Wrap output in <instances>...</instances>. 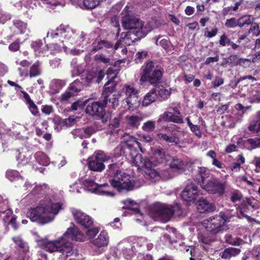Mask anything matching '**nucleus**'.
<instances>
[{
	"instance_id": "f257e3e1",
	"label": "nucleus",
	"mask_w": 260,
	"mask_h": 260,
	"mask_svg": "<svg viewBox=\"0 0 260 260\" xmlns=\"http://www.w3.org/2000/svg\"><path fill=\"white\" fill-rule=\"evenodd\" d=\"M60 203L49 201L41 203L36 207L30 208L26 213V217L32 222L44 225L52 221L62 209Z\"/></svg>"
},
{
	"instance_id": "f03ea898",
	"label": "nucleus",
	"mask_w": 260,
	"mask_h": 260,
	"mask_svg": "<svg viewBox=\"0 0 260 260\" xmlns=\"http://www.w3.org/2000/svg\"><path fill=\"white\" fill-rule=\"evenodd\" d=\"M108 176L113 177L110 180V185L119 192L134 189L135 181L130 175L119 170L117 164H110L107 171Z\"/></svg>"
},
{
	"instance_id": "7ed1b4c3",
	"label": "nucleus",
	"mask_w": 260,
	"mask_h": 260,
	"mask_svg": "<svg viewBox=\"0 0 260 260\" xmlns=\"http://www.w3.org/2000/svg\"><path fill=\"white\" fill-rule=\"evenodd\" d=\"M40 247L46 251L52 253L57 251L61 253L67 258L74 253L73 245L69 241H66L63 239H60L54 241L42 240L39 242Z\"/></svg>"
},
{
	"instance_id": "20e7f679",
	"label": "nucleus",
	"mask_w": 260,
	"mask_h": 260,
	"mask_svg": "<svg viewBox=\"0 0 260 260\" xmlns=\"http://www.w3.org/2000/svg\"><path fill=\"white\" fill-rule=\"evenodd\" d=\"M156 64L153 61H149L146 63L141 75L140 81L141 83L147 82L151 85L156 86L161 82L164 70L156 69Z\"/></svg>"
},
{
	"instance_id": "39448f33",
	"label": "nucleus",
	"mask_w": 260,
	"mask_h": 260,
	"mask_svg": "<svg viewBox=\"0 0 260 260\" xmlns=\"http://www.w3.org/2000/svg\"><path fill=\"white\" fill-rule=\"evenodd\" d=\"M121 23L122 27L128 31H137L143 30V28H146L150 31L151 30L148 24L144 25V22L139 18L133 15L131 13L125 12L123 13Z\"/></svg>"
},
{
	"instance_id": "423d86ee",
	"label": "nucleus",
	"mask_w": 260,
	"mask_h": 260,
	"mask_svg": "<svg viewBox=\"0 0 260 260\" xmlns=\"http://www.w3.org/2000/svg\"><path fill=\"white\" fill-rule=\"evenodd\" d=\"M174 213V209L171 206L160 204L155 206L149 214L155 220L167 222L170 220Z\"/></svg>"
},
{
	"instance_id": "0eeeda50",
	"label": "nucleus",
	"mask_w": 260,
	"mask_h": 260,
	"mask_svg": "<svg viewBox=\"0 0 260 260\" xmlns=\"http://www.w3.org/2000/svg\"><path fill=\"white\" fill-rule=\"evenodd\" d=\"M110 159V156L107 155L102 151H98L89 158L88 167L93 171L101 172L105 169L104 162Z\"/></svg>"
},
{
	"instance_id": "6e6552de",
	"label": "nucleus",
	"mask_w": 260,
	"mask_h": 260,
	"mask_svg": "<svg viewBox=\"0 0 260 260\" xmlns=\"http://www.w3.org/2000/svg\"><path fill=\"white\" fill-rule=\"evenodd\" d=\"M226 183L221 182L216 178H211L206 183L203 182L201 186L208 192L212 194L222 195L225 189Z\"/></svg>"
},
{
	"instance_id": "1a4fd4ad",
	"label": "nucleus",
	"mask_w": 260,
	"mask_h": 260,
	"mask_svg": "<svg viewBox=\"0 0 260 260\" xmlns=\"http://www.w3.org/2000/svg\"><path fill=\"white\" fill-rule=\"evenodd\" d=\"M87 101L89 103L86 108V113L93 117L102 116L105 110V108L108 105V102L102 97L100 101L89 102V100Z\"/></svg>"
},
{
	"instance_id": "9d476101",
	"label": "nucleus",
	"mask_w": 260,
	"mask_h": 260,
	"mask_svg": "<svg viewBox=\"0 0 260 260\" xmlns=\"http://www.w3.org/2000/svg\"><path fill=\"white\" fill-rule=\"evenodd\" d=\"M174 112L173 114L171 112L166 111L161 114L157 120V123L164 122H172L176 123H183V120L181 116V113L177 107L172 108Z\"/></svg>"
},
{
	"instance_id": "9b49d317",
	"label": "nucleus",
	"mask_w": 260,
	"mask_h": 260,
	"mask_svg": "<svg viewBox=\"0 0 260 260\" xmlns=\"http://www.w3.org/2000/svg\"><path fill=\"white\" fill-rule=\"evenodd\" d=\"M202 194L198 190V187L194 184L191 183L185 186L181 192V196L184 201L193 203L197 198Z\"/></svg>"
},
{
	"instance_id": "f8f14e48",
	"label": "nucleus",
	"mask_w": 260,
	"mask_h": 260,
	"mask_svg": "<svg viewBox=\"0 0 260 260\" xmlns=\"http://www.w3.org/2000/svg\"><path fill=\"white\" fill-rule=\"evenodd\" d=\"M123 91L125 94L126 102L129 109L139 103L138 90L133 85L125 84L123 87Z\"/></svg>"
},
{
	"instance_id": "ddd939ff",
	"label": "nucleus",
	"mask_w": 260,
	"mask_h": 260,
	"mask_svg": "<svg viewBox=\"0 0 260 260\" xmlns=\"http://www.w3.org/2000/svg\"><path fill=\"white\" fill-rule=\"evenodd\" d=\"M222 219L218 215L210 217L208 220L205 226L206 230L213 234H216L221 231L224 225Z\"/></svg>"
},
{
	"instance_id": "4468645a",
	"label": "nucleus",
	"mask_w": 260,
	"mask_h": 260,
	"mask_svg": "<svg viewBox=\"0 0 260 260\" xmlns=\"http://www.w3.org/2000/svg\"><path fill=\"white\" fill-rule=\"evenodd\" d=\"M149 30L146 28H143V30L139 31H128L124 37L122 38L123 43L126 45H131L133 43L139 41L142 38L144 37L148 32Z\"/></svg>"
},
{
	"instance_id": "2eb2a0df",
	"label": "nucleus",
	"mask_w": 260,
	"mask_h": 260,
	"mask_svg": "<svg viewBox=\"0 0 260 260\" xmlns=\"http://www.w3.org/2000/svg\"><path fill=\"white\" fill-rule=\"evenodd\" d=\"M83 235L79 229L73 223H71V226L68 228L61 239H63L66 241H68V239L81 241L83 240Z\"/></svg>"
},
{
	"instance_id": "dca6fc26",
	"label": "nucleus",
	"mask_w": 260,
	"mask_h": 260,
	"mask_svg": "<svg viewBox=\"0 0 260 260\" xmlns=\"http://www.w3.org/2000/svg\"><path fill=\"white\" fill-rule=\"evenodd\" d=\"M72 213L78 223L86 228L90 227L93 224V220L88 215L79 210L73 209Z\"/></svg>"
},
{
	"instance_id": "f3484780",
	"label": "nucleus",
	"mask_w": 260,
	"mask_h": 260,
	"mask_svg": "<svg viewBox=\"0 0 260 260\" xmlns=\"http://www.w3.org/2000/svg\"><path fill=\"white\" fill-rule=\"evenodd\" d=\"M12 240L18 247L22 249V253H20L17 260H29V247L27 243L18 236L13 237Z\"/></svg>"
},
{
	"instance_id": "a211bd4d",
	"label": "nucleus",
	"mask_w": 260,
	"mask_h": 260,
	"mask_svg": "<svg viewBox=\"0 0 260 260\" xmlns=\"http://www.w3.org/2000/svg\"><path fill=\"white\" fill-rule=\"evenodd\" d=\"M198 211L200 213H209L215 210V205L206 199L200 198L197 204Z\"/></svg>"
},
{
	"instance_id": "6ab92c4d",
	"label": "nucleus",
	"mask_w": 260,
	"mask_h": 260,
	"mask_svg": "<svg viewBox=\"0 0 260 260\" xmlns=\"http://www.w3.org/2000/svg\"><path fill=\"white\" fill-rule=\"evenodd\" d=\"M86 185L88 187H91L93 189V192L96 193L101 194V195H105L107 196H113L114 194L111 191H109L107 190L103 189V187L108 186L107 184H98L94 183L92 180H87L86 181Z\"/></svg>"
},
{
	"instance_id": "aec40b11",
	"label": "nucleus",
	"mask_w": 260,
	"mask_h": 260,
	"mask_svg": "<svg viewBox=\"0 0 260 260\" xmlns=\"http://www.w3.org/2000/svg\"><path fill=\"white\" fill-rule=\"evenodd\" d=\"M72 34L73 31L69 27H65L64 26L61 25L56 28L55 31L48 32L47 37H49L50 36L51 38H54L58 36H61L65 38L69 39L71 38Z\"/></svg>"
},
{
	"instance_id": "412c9836",
	"label": "nucleus",
	"mask_w": 260,
	"mask_h": 260,
	"mask_svg": "<svg viewBox=\"0 0 260 260\" xmlns=\"http://www.w3.org/2000/svg\"><path fill=\"white\" fill-rule=\"evenodd\" d=\"M117 83L113 79L109 80L104 85L103 90L101 95L102 98L108 102V98L114 91Z\"/></svg>"
},
{
	"instance_id": "4be33fe9",
	"label": "nucleus",
	"mask_w": 260,
	"mask_h": 260,
	"mask_svg": "<svg viewBox=\"0 0 260 260\" xmlns=\"http://www.w3.org/2000/svg\"><path fill=\"white\" fill-rule=\"evenodd\" d=\"M241 142L243 143V147L248 150L260 147V139L257 138H249L245 140H239L238 144L240 147H242V145H240Z\"/></svg>"
},
{
	"instance_id": "5701e85b",
	"label": "nucleus",
	"mask_w": 260,
	"mask_h": 260,
	"mask_svg": "<svg viewBox=\"0 0 260 260\" xmlns=\"http://www.w3.org/2000/svg\"><path fill=\"white\" fill-rule=\"evenodd\" d=\"M168 162H170V167L175 170L180 172H183L185 170L186 166V162L184 161L181 158H178L177 156H171V159H169Z\"/></svg>"
},
{
	"instance_id": "b1692460",
	"label": "nucleus",
	"mask_w": 260,
	"mask_h": 260,
	"mask_svg": "<svg viewBox=\"0 0 260 260\" xmlns=\"http://www.w3.org/2000/svg\"><path fill=\"white\" fill-rule=\"evenodd\" d=\"M218 215L225 224L226 222L234 220V218L238 216V211L235 210H226L220 212Z\"/></svg>"
},
{
	"instance_id": "393cba45",
	"label": "nucleus",
	"mask_w": 260,
	"mask_h": 260,
	"mask_svg": "<svg viewBox=\"0 0 260 260\" xmlns=\"http://www.w3.org/2000/svg\"><path fill=\"white\" fill-rule=\"evenodd\" d=\"M153 154L155 156L159 159L160 163H166L168 162L169 159H171V156L166 153L164 149L161 148H157L153 150Z\"/></svg>"
},
{
	"instance_id": "a878e982",
	"label": "nucleus",
	"mask_w": 260,
	"mask_h": 260,
	"mask_svg": "<svg viewBox=\"0 0 260 260\" xmlns=\"http://www.w3.org/2000/svg\"><path fill=\"white\" fill-rule=\"evenodd\" d=\"M135 145L140 146V143L137 140L136 138L132 136L129 140H126L125 142L122 143L120 146L118 147L117 148H119L120 150L127 149L130 151H134L136 149L135 147Z\"/></svg>"
},
{
	"instance_id": "bb28decb",
	"label": "nucleus",
	"mask_w": 260,
	"mask_h": 260,
	"mask_svg": "<svg viewBox=\"0 0 260 260\" xmlns=\"http://www.w3.org/2000/svg\"><path fill=\"white\" fill-rule=\"evenodd\" d=\"M157 98L158 95L156 93V88H153L144 96L142 105L144 106H147L155 102Z\"/></svg>"
},
{
	"instance_id": "cd10ccee",
	"label": "nucleus",
	"mask_w": 260,
	"mask_h": 260,
	"mask_svg": "<svg viewBox=\"0 0 260 260\" xmlns=\"http://www.w3.org/2000/svg\"><path fill=\"white\" fill-rule=\"evenodd\" d=\"M241 252V250L238 248L233 247L228 248L220 253V255L222 258L225 259H230L232 257L235 256L239 254Z\"/></svg>"
},
{
	"instance_id": "c85d7f7f",
	"label": "nucleus",
	"mask_w": 260,
	"mask_h": 260,
	"mask_svg": "<svg viewBox=\"0 0 260 260\" xmlns=\"http://www.w3.org/2000/svg\"><path fill=\"white\" fill-rule=\"evenodd\" d=\"M108 237L107 234L105 232H102L98 237L92 241L94 245L98 247L106 246L108 243Z\"/></svg>"
},
{
	"instance_id": "c756f323",
	"label": "nucleus",
	"mask_w": 260,
	"mask_h": 260,
	"mask_svg": "<svg viewBox=\"0 0 260 260\" xmlns=\"http://www.w3.org/2000/svg\"><path fill=\"white\" fill-rule=\"evenodd\" d=\"M31 153L27 150H22L19 152L18 156H16V159L19 164L23 165L28 164L31 158Z\"/></svg>"
},
{
	"instance_id": "7c9ffc66",
	"label": "nucleus",
	"mask_w": 260,
	"mask_h": 260,
	"mask_svg": "<svg viewBox=\"0 0 260 260\" xmlns=\"http://www.w3.org/2000/svg\"><path fill=\"white\" fill-rule=\"evenodd\" d=\"M102 77L99 75L97 77V74L95 72H88L84 82L86 83L87 86H89L91 83L96 82L99 83L102 80Z\"/></svg>"
},
{
	"instance_id": "2f4dec72",
	"label": "nucleus",
	"mask_w": 260,
	"mask_h": 260,
	"mask_svg": "<svg viewBox=\"0 0 260 260\" xmlns=\"http://www.w3.org/2000/svg\"><path fill=\"white\" fill-rule=\"evenodd\" d=\"M126 119L131 127L138 128L140 125V121L142 120V117L138 115H127L126 117Z\"/></svg>"
},
{
	"instance_id": "473e14b6",
	"label": "nucleus",
	"mask_w": 260,
	"mask_h": 260,
	"mask_svg": "<svg viewBox=\"0 0 260 260\" xmlns=\"http://www.w3.org/2000/svg\"><path fill=\"white\" fill-rule=\"evenodd\" d=\"M83 88V86L82 83L78 80H75L70 85L68 89L72 92L74 95H76Z\"/></svg>"
},
{
	"instance_id": "72a5a7b5",
	"label": "nucleus",
	"mask_w": 260,
	"mask_h": 260,
	"mask_svg": "<svg viewBox=\"0 0 260 260\" xmlns=\"http://www.w3.org/2000/svg\"><path fill=\"white\" fill-rule=\"evenodd\" d=\"M243 2V0H240L239 2H236L235 4L234 7L230 6L225 7L223 9L222 14L223 16L228 15H234V11H237L239 9V6L241 5Z\"/></svg>"
},
{
	"instance_id": "f704fd0d",
	"label": "nucleus",
	"mask_w": 260,
	"mask_h": 260,
	"mask_svg": "<svg viewBox=\"0 0 260 260\" xmlns=\"http://www.w3.org/2000/svg\"><path fill=\"white\" fill-rule=\"evenodd\" d=\"M229 63L234 65H242L245 62H250V60L245 58H239L236 55H232L228 57Z\"/></svg>"
},
{
	"instance_id": "c9c22d12",
	"label": "nucleus",
	"mask_w": 260,
	"mask_h": 260,
	"mask_svg": "<svg viewBox=\"0 0 260 260\" xmlns=\"http://www.w3.org/2000/svg\"><path fill=\"white\" fill-rule=\"evenodd\" d=\"M156 127V122L153 120H148L143 123L142 129L143 131L150 133L154 131Z\"/></svg>"
},
{
	"instance_id": "e433bc0d",
	"label": "nucleus",
	"mask_w": 260,
	"mask_h": 260,
	"mask_svg": "<svg viewBox=\"0 0 260 260\" xmlns=\"http://www.w3.org/2000/svg\"><path fill=\"white\" fill-rule=\"evenodd\" d=\"M158 93L159 96L162 100H166L170 95V91L165 89L163 86L158 87L156 89V93Z\"/></svg>"
},
{
	"instance_id": "4c0bfd02",
	"label": "nucleus",
	"mask_w": 260,
	"mask_h": 260,
	"mask_svg": "<svg viewBox=\"0 0 260 260\" xmlns=\"http://www.w3.org/2000/svg\"><path fill=\"white\" fill-rule=\"evenodd\" d=\"M248 129L249 131L254 133H260V121L257 119L256 120H253L249 124Z\"/></svg>"
},
{
	"instance_id": "58836bf2",
	"label": "nucleus",
	"mask_w": 260,
	"mask_h": 260,
	"mask_svg": "<svg viewBox=\"0 0 260 260\" xmlns=\"http://www.w3.org/2000/svg\"><path fill=\"white\" fill-rule=\"evenodd\" d=\"M145 158H143L141 154H137L134 158L133 163L138 167V169H143V162Z\"/></svg>"
},
{
	"instance_id": "ea45409f",
	"label": "nucleus",
	"mask_w": 260,
	"mask_h": 260,
	"mask_svg": "<svg viewBox=\"0 0 260 260\" xmlns=\"http://www.w3.org/2000/svg\"><path fill=\"white\" fill-rule=\"evenodd\" d=\"M41 71L40 68V64L38 62L34 63L30 68L29 76L30 77H34L39 76L41 74Z\"/></svg>"
},
{
	"instance_id": "a19ab883",
	"label": "nucleus",
	"mask_w": 260,
	"mask_h": 260,
	"mask_svg": "<svg viewBox=\"0 0 260 260\" xmlns=\"http://www.w3.org/2000/svg\"><path fill=\"white\" fill-rule=\"evenodd\" d=\"M35 157L40 165H45L48 163L47 158L45 154L42 152H37L35 154Z\"/></svg>"
},
{
	"instance_id": "79ce46f5",
	"label": "nucleus",
	"mask_w": 260,
	"mask_h": 260,
	"mask_svg": "<svg viewBox=\"0 0 260 260\" xmlns=\"http://www.w3.org/2000/svg\"><path fill=\"white\" fill-rule=\"evenodd\" d=\"M198 174L200 176L202 179L201 184L204 182V179L208 178L210 175L208 170L205 167H199Z\"/></svg>"
},
{
	"instance_id": "37998d69",
	"label": "nucleus",
	"mask_w": 260,
	"mask_h": 260,
	"mask_svg": "<svg viewBox=\"0 0 260 260\" xmlns=\"http://www.w3.org/2000/svg\"><path fill=\"white\" fill-rule=\"evenodd\" d=\"M255 18H254L252 15H244L242 16H241V19L240 20H244L243 23H240V25L241 26H244V25H249L250 24H252V22L254 21Z\"/></svg>"
},
{
	"instance_id": "c03bdc74",
	"label": "nucleus",
	"mask_w": 260,
	"mask_h": 260,
	"mask_svg": "<svg viewBox=\"0 0 260 260\" xmlns=\"http://www.w3.org/2000/svg\"><path fill=\"white\" fill-rule=\"evenodd\" d=\"M99 5L98 0H83V5L87 9H93Z\"/></svg>"
},
{
	"instance_id": "a18cd8bd",
	"label": "nucleus",
	"mask_w": 260,
	"mask_h": 260,
	"mask_svg": "<svg viewBox=\"0 0 260 260\" xmlns=\"http://www.w3.org/2000/svg\"><path fill=\"white\" fill-rule=\"evenodd\" d=\"M122 203L125 205L123 208L129 209L133 210H138L137 206L136 203L131 199H126L122 201Z\"/></svg>"
},
{
	"instance_id": "49530a36",
	"label": "nucleus",
	"mask_w": 260,
	"mask_h": 260,
	"mask_svg": "<svg viewBox=\"0 0 260 260\" xmlns=\"http://www.w3.org/2000/svg\"><path fill=\"white\" fill-rule=\"evenodd\" d=\"M19 173L16 170H10L6 172V176L10 181H14L19 176Z\"/></svg>"
},
{
	"instance_id": "de8ad7c7",
	"label": "nucleus",
	"mask_w": 260,
	"mask_h": 260,
	"mask_svg": "<svg viewBox=\"0 0 260 260\" xmlns=\"http://www.w3.org/2000/svg\"><path fill=\"white\" fill-rule=\"evenodd\" d=\"M157 136L159 139H161L169 143H174L177 144V142L175 141V138L172 137H170L166 134L157 133Z\"/></svg>"
},
{
	"instance_id": "09e8293b",
	"label": "nucleus",
	"mask_w": 260,
	"mask_h": 260,
	"mask_svg": "<svg viewBox=\"0 0 260 260\" xmlns=\"http://www.w3.org/2000/svg\"><path fill=\"white\" fill-rule=\"evenodd\" d=\"M102 128H95L94 126H91L90 127H88L85 128H83V129L84 131L85 138L90 137L92 134L95 133L97 130Z\"/></svg>"
},
{
	"instance_id": "8fccbe9b",
	"label": "nucleus",
	"mask_w": 260,
	"mask_h": 260,
	"mask_svg": "<svg viewBox=\"0 0 260 260\" xmlns=\"http://www.w3.org/2000/svg\"><path fill=\"white\" fill-rule=\"evenodd\" d=\"M144 172L148 176L155 181L158 180L159 178V173L154 169H148L147 171H144Z\"/></svg>"
},
{
	"instance_id": "3c124183",
	"label": "nucleus",
	"mask_w": 260,
	"mask_h": 260,
	"mask_svg": "<svg viewBox=\"0 0 260 260\" xmlns=\"http://www.w3.org/2000/svg\"><path fill=\"white\" fill-rule=\"evenodd\" d=\"M238 23H237V19L234 18L226 19L225 22V26L228 28H233L236 27Z\"/></svg>"
},
{
	"instance_id": "603ef678",
	"label": "nucleus",
	"mask_w": 260,
	"mask_h": 260,
	"mask_svg": "<svg viewBox=\"0 0 260 260\" xmlns=\"http://www.w3.org/2000/svg\"><path fill=\"white\" fill-rule=\"evenodd\" d=\"M121 113L119 114L110 122V125H112L114 128H118L119 126L120 121L122 119Z\"/></svg>"
},
{
	"instance_id": "864d4df0",
	"label": "nucleus",
	"mask_w": 260,
	"mask_h": 260,
	"mask_svg": "<svg viewBox=\"0 0 260 260\" xmlns=\"http://www.w3.org/2000/svg\"><path fill=\"white\" fill-rule=\"evenodd\" d=\"M242 197L243 196L240 191L235 190L233 192L231 197V200L234 203L236 202L240 201L242 199Z\"/></svg>"
},
{
	"instance_id": "5fc2aeb1",
	"label": "nucleus",
	"mask_w": 260,
	"mask_h": 260,
	"mask_svg": "<svg viewBox=\"0 0 260 260\" xmlns=\"http://www.w3.org/2000/svg\"><path fill=\"white\" fill-rule=\"evenodd\" d=\"M111 104V106L115 108L118 104L117 95L112 94L108 98V103Z\"/></svg>"
},
{
	"instance_id": "6e6d98bb",
	"label": "nucleus",
	"mask_w": 260,
	"mask_h": 260,
	"mask_svg": "<svg viewBox=\"0 0 260 260\" xmlns=\"http://www.w3.org/2000/svg\"><path fill=\"white\" fill-rule=\"evenodd\" d=\"M14 25L20 30V33H24L26 29V24L21 21L15 22Z\"/></svg>"
},
{
	"instance_id": "4d7b16f0",
	"label": "nucleus",
	"mask_w": 260,
	"mask_h": 260,
	"mask_svg": "<svg viewBox=\"0 0 260 260\" xmlns=\"http://www.w3.org/2000/svg\"><path fill=\"white\" fill-rule=\"evenodd\" d=\"M231 41L228 38L227 36L224 34L220 38L219 41V44L222 46H225L226 45H230Z\"/></svg>"
},
{
	"instance_id": "13d9d810",
	"label": "nucleus",
	"mask_w": 260,
	"mask_h": 260,
	"mask_svg": "<svg viewBox=\"0 0 260 260\" xmlns=\"http://www.w3.org/2000/svg\"><path fill=\"white\" fill-rule=\"evenodd\" d=\"M189 128L196 136L199 138H201L202 133L200 127L198 125L192 124Z\"/></svg>"
},
{
	"instance_id": "bf43d9fd",
	"label": "nucleus",
	"mask_w": 260,
	"mask_h": 260,
	"mask_svg": "<svg viewBox=\"0 0 260 260\" xmlns=\"http://www.w3.org/2000/svg\"><path fill=\"white\" fill-rule=\"evenodd\" d=\"M94 58L95 60H100L105 64L110 63V59L108 57H106L103 54H96L94 56Z\"/></svg>"
},
{
	"instance_id": "052dcab7",
	"label": "nucleus",
	"mask_w": 260,
	"mask_h": 260,
	"mask_svg": "<svg viewBox=\"0 0 260 260\" xmlns=\"http://www.w3.org/2000/svg\"><path fill=\"white\" fill-rule=\"evenodd\" d=\"M99 230L97 228H92L89 229L87 230L86 232V235L88 236V238L91 240H92L95 236L98 233Z\"/></svg>"
},
{
	"instance_id": "680f3d73",
	"label": "nucleus",
	"mask_w": 260,
	"mask_h": 260,
	"mask_svg": "<svg viewBox=\"0 0 260 260\" xmlns=\"http://www.w3.org/2000/svg\"><path fill=\"white\" fill-rule=\"evenodd\" d=\"M75 122V118L74 116H70L68 118H66L63 120L62 123L63 125L69 127L71 126Z\"/></svg>"
},
{
	"instance_id": "e2e57ef3",
	"label": "nucleus",
	"mask_w": 260,
	"mask_h": 260,
	"mask_svg": "<svg viewBox=\"0 0 260 260\" xmlns=\"http://www.w3.org/2000/svg\"><path fill=\"white\" fill-rule=\"evenodd\" d=\"M72 133L75 137H79L81 139L85 138L83 128L74 129Z\"/></svg>"
},
{
	"instance_id": "0e129e2a",
	"label": "nucleus",
	"mask_w": 260,
	"mask_h": 260,
	"mask_svg": "<svg viewBox=\"0 0 260 260\" xmlns=\"http://www.w3.org/2000/svg\"><path fill=\"white\" fill-rule=\"evenodd\" d=\"M200 241L205 244H209L213 241V240L210 237H209L206 234H204L200 237Z\"/></svg>"
},
{
	"instance_id": "69168bd1",
	"label": "nucleus",
	"mask_w": 260,
	"mask_h": 260,
	"mask_svg": "<svg viewBox=\"0 0 260 260\" xmlns=\"http://www.w3.org/2000/svg\"><path fill=\"white\" fill-rule=\"evenodd\" d=\"M224 83V79L219 76H216L215 79L213 82V86L214 87H217L223 84Z\"/></svg>"
},
{
	"instance_id": "338daca9",
	"label": "nucleus",
	"mask_w": 260,
	"mask_h": 260,
	"mask_svg": "<svg viewBox=\"0 0 260 260\" xmlns=\"http://www.w3.org/2000/svg\"><path fill=\"white\" fill-rule=\"evenodd\" d=\"M75 95L71 92L69 89L64 92L61 96V99L62 101H68L71 97H73Z\"/></svg>"
},
{
	"instance_id": "774afa93",
	"label": "nucleus",
	"mask_w": 260,
	"mask_h": 260,
	"mask_svg": "<svg viewBox=\"0 0 260 260\" xmlns=\"http://www.w3.org/2000/svg\"><path fill=\"white\" fill-rule=\"evenodd\" d=\"M43 188H46V186L45 185H44L43 186H41V185L36 186L34 188V189L32 191V193L34 194L43 193Z\"/></svg>"
}]
</instances>
